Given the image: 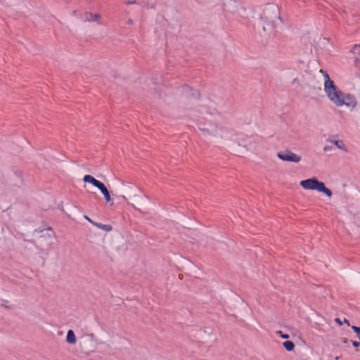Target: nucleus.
I'll use <instances>...</instances> for the list:
<instances>
[{"label": "nucleus", "instance_id": "5", "mask_svg": "<svg viewBox=\"0 0 360 360\" xmlns=\"http://www.w3.org/2000/svg\"><path fill=\"white\" fill-rule=\"evenodd\" d=\"M126 194L128 198L134 203L139 205L142 204L141 190L136 186H131L127 188Z\"/></svg>", "mask_w": 360, "mask_h": 360}, {"label": "nucleus", "instance_id": "9", "mask_svg": "<svg viewBox=\"0 0 360 360\" xmlns=\"http://www.w3.org/2000/svg\"><path fill=\"white\" fill-rule=\"evenodd\" d=\"M352 53L354 55V59L356 62L360 61V45L354 46Z\"/></svg>", "mask_w": 360, "mask_h": 360}, {"label": "nucleus", "instance_id": "25", "mask_svg": "<svg viewBox=\"0 0 360 360\" xmlns=\"http://www.w3.org/2000/svg\"><path fill=\"white\" fill-rule=\"evenodd\" d=\"M198 98H200V94L199 93L198 94Z\"/></svg>", "mask_w": 360, "mask_h": 360}, {"label": "nucleus", "instance_id": "2", "mask_svg": "<svg viewBox=\"0 0 360 360\" xmlns=\"http://www.w3.org/2000/svg\"><path fill=\"white\" fill-rule=\"evenodd\" d=\"M261 18L264 22V31L274 28L281 23L279 8L274 4H268L264 7Z\"/></svg>", "mask_w": 360, "mask_h": 360}, {"label": "nucleus", "instance_id": "13", "mask_svg": "<svg viewBox=\"0 0 360 360\" xmlns=\"http://www.w3.org/2000/svg\"><path fill=\"white\" fill-rule=\"evenodd\" d=\"M283 347H285V349L287 350V351H292L294 347H295V345L294 343L292 342V341H285L283 343Z\"/></svg>", "mask_w": 360, "mask_h": 360}, {"label": "nucleus", "instance_id": "4", "mask_svg": "<svg viewBox=\"0 0 360 360\" xmlns=\"http://www.w3.org/2000/svg\"><path fill=\"white\" fill-rule=\"evenodd\" d=\"M84 182L90 183L95 187H96L98 189L101 191L102 194L104 196V198L107 202H109L111 201V197L110 192L108 191L107 187L105 186L103 183L101 181L96 179L94 176L89 174H86L84 176L83 179Z\"/></svg>", "mask_w": 360, "mask_h": 360}, {"label": "nucleus", "instance_id": "1", "mask_svg": "<svg viewBox=\"0 0 360 360\" xmlns=\"http://www.w3.org/2000/svg\"><path fill=\"white\" fill-rule=\"evenodd\" d=\"M320 72L323 75L324 79V92L332 103L337 107L345 105L352 108L357 105L356 98L351 94H345L340 91L334 82L330 79L328 74L326 71L321 70Z\"/></svg>", "mask_w": 360, "mask_h": 360}, {"label": "nucleus", "instance_id": "7", "mask_svg": "<svg viewBox=\"0 0 360 360\" xmlns=\"http://www.w3.org/2000/svg\"><path fill=\"white\" fill-rule=\"evenodd\" d=\"M101 17L100 14L86 12L84 15V22H97L100 24Z\"/></svg>", "mask_w": 360, "mask_h": 360}, {"label": "nucleus", "instance_id": "20", "mask_svg": "<svg viewBox=\"0 0 360 360\" xmlns=\"http://www.w3.org/2000/svg\"><path fill=\"white\" fill-rule=\"evenodd\" d=\"M136 3H137V2H136V1H135V0H133V1H127V4H136Z\"/></svg>", "mask_w": 360, "mask_h": 360}, {"label": "nucleus", "instance_id": "10", "mask_svg": "<svg viewBox=\"0 0 360 360\" xmlns=\"http://www.w3.org/2000/svg\"><path fill=\"white\" fill-rule=\"evenodd\" d=\"M41 235L39 237L40 239L46 238H52L53 231L51 228L44 229V230L41 231Z\"/></svg>", "mask_w": 360, "mask_h": 360}, {"label": "nucleus", "instance_id": "24", "mask_svg": "<svg viewBox=\"0 0 360 360\" xmlns=\"http://www.w3.org/2000/svg\"><path fill=\"white\" fill-rule=\"evenodd\" d=\"M128 23H129V24H131V23H132V20H129V21H128Z\"/></svg>", "mask_w": 360, "mask_h": 360}, {"label": "nucleus", "instance_id": "12", "mask_svg": "<svg viewBox=\"0 0 360 360\" xmlns=\"http://www.w3.org/2000/svg\"><path fill=\"white\" fill-rule=\"evenodd\" d=\"M217 129V124L216 122L211 123L210 124V127H207L205 129H204V131H206L207 134H213L214 132H216Z\"/></svg>", "mask_w": 360, "mask_h": 360}, {"label": "nucleus", "instance_id": "22", "mask_svg": "<svg viewBox=\"0 0 360 360\" xmlns=\"http://www.w3.org/2000/svg\"><path fill=\"white\" fill-rule=\"evenodd\" d=\"M122 198L124 200H127V198L125 196V195H122Z\"/></svg>", "mask_w": 360, "mask_h": 360}, {"label": "nucleus", "instance_id": "21", "mask_svg": "<svg viewBox=\"0 0 360 360\" xmlns=\"http://www.w3.org/2000/svg\"><path fill=\"white\" fill-rule=\"evenodd\" d=\"M335 321H336L337 323H338L340 325H342V321L340 320V319H339V318H336V319H335Z\"/></svg>", "mask_w": 360, "mask_h": 360}, {"label": "nucleus", "instance_id": "18", "mask_svg": "<svg viewBox=\"0 0 360 360\" xmlns=\"http://www.w3.org/2000/svg\"><path fill=\"white\" fill-rule=\"evenodd\" d=\"M84 219H86L88 221H89L91 224H93L94 226V224L96 223L95 221H94L92 219H91L88 216L85 215L84 217Z\"/></svg>", "mask_w": 360, "mask_h": 360}, {"label": "nucleus", "instance_id": "8", "mask_svg": "<svg viewBox=\"0 0 360 360\" xmlns=\"http://www.w3.org/2000/svg\"><path fill=\"white\" fill-rule=\"evenodd\" d=\"M66 342L69 344L74 345L76 343V337L72 330H69L67 333Z\"/></svg>", "mask_w": 360, "mask_h": 360}, {"label": "nucleus", "instance_id": "11", "mask_svg": "<svg viewBox=\"0 0 360 360\" xmlns=\"http://www.w3.org/2000/svg\"><path fill=\"white\" fill-rule=\"evenodd\" d=\"M94 226H96L97 228H98L100 229H102V230H103L105 231H107V232L111 231L112 230V227L110 224H101V223L96 222L94 224Z\"/></svg>", "mask_w": 360, "mask_h": 360}, {"label": "nucleus", "instance_id": "17", "mask_svg": "<svg viewBox=\"0 0 360 360\" xmlns=\"http://www.w3.org/2000/svg\"><path fill=\"white\" fill-rule=\"evenodd\" d=\"M276 333L278 334L280 337H281L283 339H288L289 338V335L283 334L281 331H277Z\"/></svg>", "mask_w": 360, "mask_h": 360}, {"label": "nucleus", "instance_id": "23", "mask_svg": "<svg viewBox=\"0 0 360 360\" xmlns=\"http://www.w3.org/2000/svg\"><path fill=\"white\" fill-rule=\"evenodd\" d=\"M344 322H345V323H347V324H349V323H348V320H347V319H345V320H344Z\"/></svg>", "mask_w": 360, "mask_h": 360}, {"label": "nucleus", "instance_id": "26", "mask_svg": "<svg viewBox=\"0 0 360 360\" xmlns=\"http://www.w3.org/2000/svg\"><path fill=\"white\" fill-rule=\"evenodd\" d=\"M104 251H105V252H106V253L108 252V250H105V248H104Z\"/></svg>", "mask_w": 360, "mask_h": 360}, {"label": "nucleus", "instance_id": "15", "mask_svg": "<svg viewBox=\"0 0 360 360\" xmlns=\"http://www.w3.org/2000/svg\"><path fill=\"white\" fill-rule=\"evenodd\" d=\"M206 106L207 108H212V107H214L213 110L214 111H217L216 103H214L213 101H211L210 96H208V97H207V101Z\"/></svg>", "mask_w": 360, "mask_h": 360}, {"label": "nucleus", "instance_id": "3", "mask_svg": "<svg viewBox=\"0 0 360 360\" xmlns=\"http://www.w3.org/2000/svg\"><path fill=\"white\" fill-rule=\"evenodd\" d=\"M300 185L304 190L316 191L319 193H323L329 198H331L333 195L332 191L326 186L325 184L319 181L315 177L302 180L300 182Z\"/></svg>", "mask_w": 360, "mask_h": 360}, {"label": "nucleus", "instance_id": "16", "mask_svg": "<svg viewBox=\"0 0 360 360\" xmlns=\"http://www.w3.org/2000/svg\"><path fill=\"white\" fill-rule=\"evenodd\" d=\"M352 328L356 333V335L360 340V328L357 326H352Z\"/></svg>", "mask_w": 360, "mask_h": 360}, {"label": "nucleus", "instance_id": "19", "mask_svg": "<svg viewBox=\"0 0 360 360\" xmlns=\"http://www.w3.org/2000/svg\"><path fill=\"white\" fill-rule=\"evenodd\" d=\"M352 345H353L354 347H359L360 345V342H358L356 341H353L352 342Z\"/></svg>", "mask_w": 360, "mask_h": 360}, {"label": "nucleus", "instance_id": "6", "mask_svg": "<svg viewBox=\"0 0 360 360\" xmlns=\"http://www.w3.org/2000/svg\"><path fill=\"white\" fill-rule=\"evenodd\" d=\"M277 157L283 161L291 162L295 163H298L302 160L300 155L289 150L278 153Z\"/></svg>", "mask_w": 360, "mask_h": 360}, {"label": "nucleus", "instance_id": "14", "mask_svg": "<svg viewBox=\"0 0 360 360\" xmlns=\"http://www.w3.org/2000/svg\"><path fill=\"white\" fill-rule=\"evenodd\" d=\"M333 143L337 148H338L342 150L347 151L345 144L342 141L337 140V141H335Z\"/></svg>", "mask_w": 360, "mask_h": 360}]
</instances>
